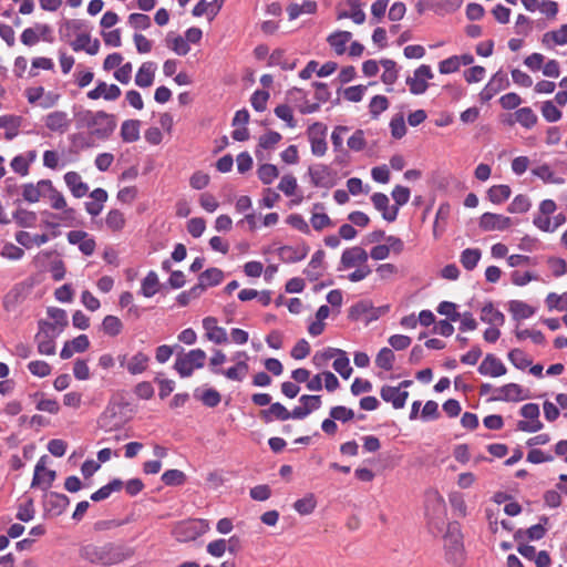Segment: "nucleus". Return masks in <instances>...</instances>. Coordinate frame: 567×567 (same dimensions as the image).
<instances>
[{
	"instance_id": "nucleus-1",
	"label": "nucleus",
	"mask_w": 567,
	"mask_h": 567,
	"mask_svg": "<svg viewBox=\"0 0 567 567\" xmlns=\"http://www.w3.org/2000/svg\"><path fill=\"white\" fill-rule=\"evenodd\" d=\"M75 126L85 130L91 140L106 141L116 128V118L105 111L82 110L75 114Z\"/></svg>"
},
{
	"instance_id": "nucleus-2",
	"label": "nucleus",
	"mask_w": 567,
	"mask_h": 567,
	"mask_svg": "<svg viewBox=\"0 0 567 567\" xmlns=\"http://www.w3.org/2000/svg\"><path fill=\"white\" fill-rule=\"evenodd\" d=\"M133 555L128 547L114 543L103 545L87 544L80 548V557L95 565H115Z\"/></svg>"
},
{
	"instance_id": "nucleus-3",
	"label": "nucleus",
	"mask_w": 567,
	"mask_h": 567,
	"mask_svg": "<svg viewBox=\"0 0 567 567\" xmlns=\"http://www.w3.org/2000/svg\"><path fill=\"white\" fill-rule=\"evenodd\" d=\"M445 560L452 567H462L465 561L463 535L456 523L449 524L444 535Z\"/></svg>"
},
{
	"instance_id": "nucleus-4",
	"label": "nucleus",
	"mask_w": 567,
	"mask_h": 567,
	"mask_svg": "<svg viewBox=\"0 0 567 567\" xmlns=\"http://www.w3.org/2000/svg\"><path fill=\"white\" fill-rule=\"evenodd\" d=\"M206 352L202 349H193L188 352H181L174 363V369L181 378L190 377L195 370L205 365Z\"/></svg>"
},
{
	"instance_id": "nucleus-5",
	"label": "nucleus",
	"mask_w": 567,
	"mask_h": 567,
	"mask_svg": "<svg viewBox=\"0 0 567 567\" xmlns=\"http://www.w3.org/2000/svg\"><path fill=\"white\" fill-rule=\"evenodd\" d=\"M210 529L209 522L204 518L188 519L177 523L173 535L181 543L195 540Z\"/></svg>"
},
{
	"instance_id": "nucleus-6",
	"label": "nucleus",
	"mask_w": 567,
	"mask_h": 567,
	"mask_svg": "<svg viewBox=\"0 0 567 567\" xmlns=\"http://www.w3.org/2000/svg\"><path fill=\"white\" fill-rule=\"evenodd\" d=\"M328 127L321 122H315L307 128V136L313 156L322 157L328 150Z\"/></svg>"
},
{
	"instance_id": "nucleus-7",
	"label": "nucleus",
	"mask_w": 567,
	"mask_h": 567,
	"mask_svg": "<svg viewBox=\"0 0 567 567\" xmlns=\"http://www.w3.org/2000/svg\"><path fill=\"white\" fill-rule=\"evenodd\" d=\"M59 334L55 326L48 321L39 322V332L35 334V342L40 354L52 355L55 353L54 339Z\"/></svg>"
},
{
	"instance_id": "nucleus-8",
	"label": "nucleus",
	"mask_w": 567,
	"mask_h": 567,
	"mask_svg": "<svg viewBox=\"0 0 567 567\" xmlns=\"http://www.w3.org/2000/svg\"><path fill=\"white\" fill-rule=\"evenodd\" d=\"M539 406L536 403H527L520 408V415L526 419L518 421L517 430L527 433H536L543 429L539 421Z\"/></svg>"
},
{
	"instance_id": "nucleus-9",
	"label": "nucleus",
	"mask_w": 567,
	"mask_h": 567,
	"mask_svg": "<svg viewBox=\"0 0 567 567\" xmlns=\"http://www.w3.org/2000/svg\"><path fill=\"white\" fill-rule=\"evenodd\" d=\"M150 361V355L143 351H138L131 357L127 354L117 355L120 367L125 369L132 375L144 373L148 369Z\"/></svg>"
},
{
	"instance_id": "nucleus-10",
	"label": "nucleus",
	"mask_w": 567,
	"mask_h": 567,
	"mask_svg": "<svg viewBox=\"0 0 567 567\" xmlns=\"http://www.w3.org/2000/svg\"><path fill=\"white\" fill-rule=\"evenodd\" d=\"M434 74L427 64H422L414 70L413 75L406 79L409 90L414 95L425 93L429 87L427 81L433 79Z\"/></svg>"
},
{
	"instance_id": "nucleus-11",
	"label": "nucleus",
	"mask_w": 567,
	"mask_h": 567,
	"mask_svg": "<svg viewBox=\"0 0 567 567\" xmlns=\"http://www.w3.org/2000/svg\"><path fill=\"white\" fill-rule=\"evenodd\" d=\"M369 254L360 246H353L342 251L338 270L357 268L368 265Z\"/></svg>"
},
{
	"instance_id": "nucleus-12",
	"label": "nucleus",
	"mask_w": 567,
	"mask_h": 567,
	"mask_svg": "<svg viewBox=\"0 0 567 567\" xmlns=\"http://www.w3.org/2000/svg\"><path fill=\"white\" fill-rule=\"evenodd\" d=\"M48 456L43 455L39 458L34 467V474L32 478L31 486L32 487H41L43 491H47L51 487L52 483L55 480V471L47 468Z\"/></svg>"
},
{
	"instance_id": "nucleus-13",
	"label": "nucleus",
	"mask_w": 567,
	"mask_h": 567,
	"mask_svg": "<svg viewBox=\"0 0 567 567\" xmlns=\"http://www.w3.org/2000/svg\"><path fill=\"white\" fill-rule=\"evenodd\" d=\"M478 225L484 231H504L511 228L514 221L511 217L502 214L484 213Z\"/></svg>"
},
{
	"instance_id": "nucleus-14",
	"label": "nucleus",
	"mask_w": 567,
	"mask_h": 567,
	"mask_svg": "<svg viewBox=\"0 0 567 567\" xmlns=\"http://www.w3.org/2000/svg\"><path fill=\"white\" fill-rule=\"evenodd\" d=\"M509 85V81L507 74L498 71L496 72L487 84L483 87L480 93V100L482 102H488L492 100L498 92L505 90Z\"/></svg>"
},
{
	"instance_id": "nucleus-15",
	"label": "nucleus",
	"mask_w": 567,
	"mask_h": 567,
	"mask_svg": "<svg viewBox=\"0 0 567 567\" xmlns=\"http://www.w3.org/2000/svg\"><path fill=\"white\" fill-rule=\"evenodd\" d=\"M202 322L207 340L215 344H225L228 342L226 329L217 324V319L215 317H206Z\"/></svg>"
},
{
	"instance_id": "nucleus-16",
	"label": "nucleus",
	"mask_w": 567,
	"mask_h": 567,
	"mask_svg": "<svg viewBox=\"0 0 567 567\" xmlns=\"http://www.w3.org/2000/svg\"><path fill=\"white\" fill-rule=\"evenodd\" d=\"M495 395L492 398L494 401H523L528 399V394L517 383H507L495 391Z\"/></svg>"
},
{
	"instance_id": "nucleus-17",
	"label": "nucleus",
	"mask_w": 567,
	"mask_h": 567,
	"mask_svg": "<svg viewBox=\"0 0 567 567\" xmlns=\"http://www.w3.org/2000/svg\"><path fill=\"white\" fill-rule=\"evenodd\" d=\"M122 94L121 89L116 84H107L103 81H99L96 86L87 92L90 100L104 99L106 101H115Z\"/></svg>"
},
{
	"instance_id": "nucleus-18",
	"label": "nucleus",
	"mask_w": 567,
	"mask_h": 567,
	"mask_svg": "<svg viewBox=\"0 0 567 567\" xmlns=\"http://www.w3.org/2000/svg\"><path fill=\"white\" fill-rule=\"evenodd\" d=\"M482 375L498 378L506 374L507 369L504 363L494 354H487L478 367Z\"/></svg>"
},
{
	"instance_id": "nucleus-19",
	"label": "nucleus",
	"mask_w": 567,
	"mask_h": 567,
	"mask_svg": "<svg viewBox=\"0 0 567 567\" xmlns=\"http://www.w3.org/2000/svg\"><path fill=\"white\" fill-rule=\"evenodd\" d=\"M51 187L50 179H41L37 184L28 183L22 186V197L28 203H37L45 196L47 188Z\"/></svg>"
},
{
	"instance_id": "nucleus-20",
	"label": "nucleus",
	"mask_w": 567,
	"mask_h": 567,
	"mask_svg": "<svg viewBox=\"0 0 567 567\" xmlns=\"http://www.w3.org/2000/svg\"><path fill=\"white\" fill-rule=\"evenodd\" d=\"M311 183L316 187L330 188L333 186V178L327 165L318 164L309 168Z\"/></svg>"
},
{
	"instance_id": "nucleus-21",
	"label": "nucleus",
	"mask_w": 567,
	"mask_h": 567,
	"mask_svg": "<svg viewBox=\"0 0 567 567\" xmlns=\"http://www.w3.org/2000/svg\"><path fill=\"white\" fill-rule=\"evenodd\" d=\"M380 395L385 402H390L394 409H402L409 398V392L400 390V386L383 385Z\"/></svg>"
},
{
	"instance_id": "nucleus-22",
	"label": "nucleus",
	"mask_w": 567,
	"mask_h": 567,
	"mask_svg": "<svg viewBox=\"0 0 567 567\" xmlns=\"http://www.w3.org/2000/svg\"><path fill=\"white\" fill-rule=\"evenodd\" d=\"M90 198L91 200L84 203L85 210L92 217H96L102 213L109 198L107 192L103 188H95L90 193Z\"/></svg>"
},
{
	"instance_id": "nucleus-23",
	"label": "nucleus",
	"mask_w": 567,
	"mask_h": 567,
	"mask_svg": "<svg viewBox=\"0 0 567 567\" xmlns=\"http://www.w3.org/2000/svg\"><path fill=\"white\" fill-rule=\"evenodd\" d=\"M44 125L51 132L64 133L70 125L68 113L64 111H53L45 115Z\"/></svg>"
},
{
	"instance_id": "nucleus-24",
	"label": "nucleus",
	"mask_w": 567,
	"mask_h": 567,
	"mask_svg": "<svg viewBox=\"0 0 567 567\" xmlns=\"http://www.w3.org/2000/svg\"><path fill=\"white\" fill-rule=\"evenodd\" d=\"M63 178L69 190L75 198H82L89 193V185L83 182L78 172H68L64 174Z\"/></svg>"
},
{
	"instance_id": "nucleus-25",
	"label": "nucleus",
	"mask_w": 567,
	"mask_h": 567,
	"mask_svg": "<svg viewBox=\"0 0 567 567\" xmlns=\"http://www.w3.org/2000/svg\"><path fill=\"white\" fill-rule=\"evenodd\" d=\"M371 200L375 209L382 213V217L388 221H394L398 216V207H389V197L383 193H374Z\"/></svg>"
},
{
	"instance_id": "nucleus-26",
	"label": "nucleus",
	"mask_w": 567,
	"mask_h": 567,
	"mask_svg": "<svg viewBox=\"0 0 567 567\" xmlns=\"http://www.w3.org/2000/svg\"><path fill=\"white\" fill-rule=\"evenodd\" d=\"M426 515L432 518H442L445 515V502L437 492H430L425 502Z\"/></svg>"
},
{
	"instance_id": "nucleus-27",
	"label": "nucleus",
	"mask_w": 567,
	"mask_h": 567,
	"mask_svg": "<svg viewBox=\"0 0 567 567\" xmlns=\"http://www.w3.org/2000/svg\"><path fill=\"white\" fill-rule=\"evenodd\" d=\"M260 417L265 423H270L275 420L287 421L290 419V411L286 409L281 403L276 402L270 406L260 412Z\"/></svg>"
},
{
	"instance_id": "nucleus-28",
	"label": "nucleus",
	"mask_w": 567,
	"mask_h": 567,
	"mask_svg": "<svg viewBox=\"0 0 567 567\" xmlns=\"http://www.w3.org/2000/svg\"><path fill=\"white\" fill-rule=\"evenodd\" d=\"M380 64L383 66L381 80L385 85H388L386 91L392 92V86L399 78V69L396 62L390 59H383L380 61Z\"/></svg>"
},
{
	"instance_id": "nucleus-29",
	"label": "nucleus",
	"mask_w": 567,
	"mask_h": 567,
	"mask_svg": "<svg viewBox=\"0 0 567 567\" xmlns=\"http://www.w3.org/2000/svg\"><path fill=\"white\" fill-rule=\"evenodd\" d=\"M542 43L551 49L555 45L567 44V24H561L557 30L548 31L543 34Z\"/></svg>"
},
{
	"instance_id": "nucleus-30",
	"label": "nucleus",
	"mask_w": 567,
	"mask_h": 567,
	"mask_svg": "<svg viewBox=\"0 0 567 567\" xmlns=\"http://www.w3.org/2000/svg\"><path fill=\"white\" fill-rule=\"evenodd\" d=\"M156 71V64L154 62H144L136 75H135V83L140 87H148L153 84L154 75Z\"/></svg>"
},
{
	"instance_id": "nucleus-31",
	"label": "nucleus",
	"mask_w": 567,
	"mask_h": 567,
	"mask_svg": "<svg viewBox=\"0 0 567 567\" xmlns=\"http://www.w3.org/2000/svg\"><path fill=\"white\" fill-rule=\"evenodd\" d=\"M44 504L48 511L60 515L69 505V498L64 494L51 492L45 495Z\"/></svg>"
},
{
	"instance_id": "nucleus-32",
	"label": "nucleus",
	"mask_w": 567,
	"mask_h": 567,
	"mask_svg": "<svg viewBox=\"0 0 567 567\" xmlns=\"http://www.w3.org/2000/svg\"><path fill=\"white\" fill-rule=\"evenodd\" d=\"M508 310L512 313L513 319L517 321L528 319L533 317L536 312V309L534 307L520 300L509 301Z\"/></svg>"
},
{
	"instance_id": "nucleus-33",
	"label": "nucleus",
	"mask_w": 567,
	"mask_h": 567,
	"mask_svg": "<svg viewBox=\"0 0 567 567\" xmlns=\"http://www.w3.org/2000/svg\"><path fill=\"white\" fill-rule=\"evenodd\" d=\"M23 118L18 115H2L0 116V128H6V140H12L18 135L19 127L22 124Z\"/></svg>"
},
{
	"instance_id": "nucleus-34",
	"label": "nucleus",
	"mask_w": 567,
	"mask_h": 567,
	"mask_svg": "<svg viewBox=\"0 0 567 567\" xmlns=\"http://www.w3.org/2000/svg\"><path fill=\"white\" fill-rule=\"evenodd\" d=\"M450 214L451 206L447 203H443L439 206L433 225V236L435 238H439L445 230Z\"/></svg>"
},
{
	"instance_id": "nucleus-35",
	"label": "nucleus",
	"mask_w": 567,
	"mask_h": 567,
	"mask_svg": "<svg viewBox=\"0 0 567 567\" xmlns=\"http://www.w3.org/2000/svg\"><path fill=\"white\" fill-rule=\"evenodd\" d=\"M324 259V252L322 250L316 251L311 260L309 261L307 268L305 269L306 276L311 280H318L322 275V265Z\"/></svg>"
},
{
	"instance_id": "nucleus-36",
	"label": "nucleus",
	"mask_w": 567,
	"mask_h": 567,
	"mask_svg": "<svg viewBox=\"0 0 567 567\" xmlns=\"http://www.w3.org/2000/svg\"><path fill=\"white\" fill-rule=\"evenodd\" d=\"M249 365L245 360H238L233 367L224 369L220 375L230 381L241 382L248 374Z\"/></svg>"
},
{
	"instance_id": "nucleus-37",
	"label": "nucleus",
	"mask_w": 567,
	"mask_h": 567,
	"mask_svg": "<svg viewBox=\"0 0 567 567\" xmlns=\"http://www.w3.org/2000/svg\"><path fill=\"white\" fill-rule=\"evenodd\" d=\"M141 122L138 120H126L121 125V137L125 143H133L140 138Z\"/></svg>"
},
{
	"instance_id": "nucleus-38",
	"label": "nucleus",
	"mask_w": 567,
	"mask_h": 567,
	"mask_svg": "<svg viewBox=\"0 0 567 567\" xmlns=\"http://www.w3.org/2000/svg\"><path fill=\"white\" fill-rule=\"evenodd\" d=\"M16 240L18 241V244L29 249L33 246L39 247L48 243L49 236L47 234L31 235L28 231L21 230L16 234Z\"/></svg>"
},
{
	"instance_id": "nucleus-39",
	"label": "nucleus",
	"mask_w": 567,
	"mask_h": 567,
	"mask_svg": "<svg viewBox=\"0 0 567 567\" xmlns=\"http://www.w3.org/2000/svg\"><path fill=\"white\" fill-rule=\"evenodd\" d=\"M352 33L349 31H336L328 37V43L338 55L346 52V45L351 40Z\"/></svg>"
},
{
	"instance_id": "nucleus-40",
	"label": "nucleus",
	"mask_w": 567,
	"mask_h": 567,
	"mask_svg": "<svg viewBox=\"0 0 567 567\" xmlns=\"http://www.w3.org/2000/svg\"><path fill=\"white\" fill-rule=\"evenodd\" d=\"M158 290H159L158 276L154 270H151L147 272L145 278L142 280L141 293L146 298H151L154 295H156L158 292Z\"/></svg>"
},
{
	"instance_id": "nucleus-41",
	"label": "nucleus",
	"mask_w": 567,
	"mask_h": 567,
	"mask_svg": "<svg viewBox=\"0 0 567 567\" xmlns=\"http://www.w3.org/2000/svg\"><path fill=\"white\" fill-rule=\"evenodd\" d=\"M481 320L488 324L498 327L504 324L505 317L499 310L495 309L492 303H488L482 309Z\"/></svg>"
},
{
	"instance_id": "nucleus-42",
	"label": "nucleus",
	"mask_w": 567,
	"mask_h": 567,
	"mask_svg": "<svg viewBox=\"0 0 567 567\" xmlns=\"http://www.w3.org/2000/svg\"><path fill=\"white\" fill-rule=\"evenodd\" d=\"M106 227L114 231H121L126 225V218L124 214L118 209H111L105 217Z\"/></svg>"
},
{
	"instance_id": "nucleus-43",
	"label": "nucleus",
	"mask_w": 567,
	"mask_h": 567,
	"mask_svg": "<svg viewBox=\"0 0 567 567\" xmlns=\"http://www.w3.org/2000/svg\"><path fill=\"white\" fill-rule=\"evenodd\" d=\"M123 487V482L120 478H114L109 484L102 486L91 495L93 502L106 499L113 492H118Z\"/></svg>"
},
{
	"instance_id": "nucleus-44",
	"label": "nucleus",
	"mask_w": 567,
	"mask_h": 567,
	"mask_svg": "<svg viewBox=\"0 0 567 567\" xmlns=\"http://www.w3.org/2000/svg\"><path fill=\"white\" fill-rule=\"evenodd\" d=\"M511 195H512L511 187L508 185H504V184L494 185L487 192L488 199L493 204H497V205L506 202L511 197Z\"/></svg>"
},
{
	"instance_id": "nucleus-45",
	"label": "nucleus",
	"mask_w": 567,
	"mask_h": 567,
	"mask_svg": "<svg viewBox=\"0 0 567 567\" xmlns=\"http://www.w3.org/2000/svg\"><path fill=\"white\" fill-rule=\"evenodd\" d=\"M481 257L482 252L478 248H466L462 251L460 261L466 270L471 271L477 266Z\"/></svg>"
},
{
	"instance_id": "nucleus-46",
	"label": "nucleus",
	"mask_w": 567,
	"mask_h": 567,
	"mask_svg": "<svg viewBox=\"0 0 567 567\" xmlns=\"http://www.w3.org/2000/svg\"><path fill=\"white\" fill-rule=\"evenodd\" d=\"M486 518L488 522L489 530L493 534L499 533L501 529L506 530L508 533L513 530L512 523L506 519H502L501 522H498L497 515L494 514L492 509H486Z\"/></svg>"
},
{
	"instance_id": "nucleus-47",
	"label": "nucleus",
	"mask_w": 567,
	"mask_h": 567,
	"mask_svg": "<svg viewBox=\"0 0 567 567\" xmlns=\"http://www.w3.org/2000/svg\"><path fill=\"white\" fill-rule=\"evenodd\" d=\"M532 174L545 183L563 184L564 178L556 177L551 168L547 164L539 165L532 169Z\"/></svg>"
},
{
	"instance_id": "nucleus-48",
	"label": "nucleus",
	"mask_w": 567,
	"mask_h": 567,
	"mask_svg": "<svg viewBox=\"0 0 567 567\" xmlns=\"http://www.w3.org/2000/svg\"><path fill=\"white\" fill-rule=\"evenodd\" d=\"M317 506L316 497L312 493L307 494L303 498L297 499L293 504V508L300 515L311 514Z\"/></svg>"
},
{
	"instance_id": "nucleus-49",
	"label": "nucleus",
	"mask_w": 567,
	"mask_h": 567,
	"mask_svg": "<svg viewBox=\"0 0 567 567\" xmlns=\"http://www.w3.org/2000/svg\"><path fill=\"white\" fill-rule=\"evenodd\" d=\"M102 329L107 336L116 337L122 332L123 323L117 317L109 315L102 321Z\"/></svg>"
},
{
	"instance_id": "nucleus-50",
	"label": "nucleus",
	"mask_w": 567,
	"mask_h": 567,
	"mask_svg": "<svg viewBox=\"0 0 567 567\" xmlns=\"http://www.w3.org/2000/svg\"><path fill=\"white\" fill-rule=\"evenodd\" d=\"M545 303L549 310L565 311L567 310V292L561 295L549 292L545 299Z\"/></svg>"
},
{
	"instance_id": "nucleus-51",
	"label": "nucleus",
	"mask_w": 567,
	"mask_h": 567,
	"mask_svg": "<svg viewBox=\"0 0 567 567\" xmlns=\"http://www.w3.org/2000/svg\"><path fill=\"white\" fill-rule=\"evenodd\" d=\"M257 175L262 184L270 185L279 176V171L272 164H262L258 167Z\"/></svg>"
},
{
	"instance_id": "nucleus-52",
	"label": "nucleus",
	"mask_w": 567,
	"mask_h": 567,
	"mask_svg": "<svg viewBox=\"0 0 567 567\" xmlns=\"http://www.w3.org/2000/svg\"><path fill=\"white\" fill-rule=\"evenodd\" d=\"M13 219L20 227L30 228L35 226L38 217L33 212H29L27 209H18L13 214Z\"/></svg>"
},
{
	"instance_id": "nucleus-53",
	"label": "nucleus",
	"mask_w": 567,
	"mask_h": 567,
	"mask_svg": "<svg viewBox=\"0 0 567 567\" xmlns=\"http://www.w3.org/2000/svg\"><path fill=\"white\" fill-rule=\"evenodd\" d=\"M545 535V528L540 524L530 526L528 529H518L515 532L514 537L516 540H520L525 537L532 540H538Z\"/></svg>"
},
{
	"instance_id": "nucleus-54",
	"label": "nucleus",
	"mask_w": 567,
	"mask_h": 567,
	"mask_svg": "<svg viewBox=\"0 0 567 567\" xmlns=\"http://www.w3.org/2000/svg\"><path fill=\"white\" fill-rule=\"evenodd\" d=\"M346 2L350 9L348 10L350 19L355 24L364 23L367 17L364 11L362 10L363 3L361 2V0H347Z\"/></svg>"
},
{
	"instance_id": "nucleus-55",
	"label": "nucleus",
	"mask_w": 567,
	"mask_h": 567,
	"mask_svg": "<svg viewBox=\"0 0 567 567\" xmlns=\"http://www.w3.org/2000/svg\"><path fill=\"white\" fill-rule=\"evenodd\" d=\"M516 121L524 127L530 128L537 122V116L530 107H522L515 112Z\"/></svg>"
},
{
	"instance_id": "nucleus-56",
	"label": "nucleus",
	"mask_w": 567,
	"mask_h": 567,
	"mask_svg": "<svg viewBox=\"0 0 567 567\" xmlns=\"http://www.w3.org/2000/svg\"><path fill=\"white\" fill-rule=\"evenodd\" d=\"M44 197L49 198L50 205L53 209L62 210L68 205L63 194L59 192L52 183L51 187L47 188Z\"/></svg>"
},
{
	"instance_id": "nucleus-57",
	"label": "nucleus",
	"mask_w": 567,
	"mask_h": 567,
	"mask_svg": "<svg viewBox=\"0 0 567 567\" xmlns=\"http://www.w3.org/2000/svg\"><path fill=\"white\" fill-rule=\"evenodd\" d=\"M394 359L395 357L391 349L382 348L377 354L375 364L385 371H390L393 368Z\"/></svg>"
},
{
	"instance_id": "nucleus-58",
	"label": "nucleus",
	"mask_w": 567,
	"mask_h": 567,
	"mask_svg": "<svg viewBox=\"0 0 567 567\" xmlns=\"http://www.w3.org/2000/svg\"><path fill=\"white\" fill-rule=\"evenodd\" d=\"M224 278V274L220 269L218 268H208L206 269L200 276H199V280L205 284V287L207 288L208 286H217L218 284L221 282Z\"/></svg>"
},
{
	"instance_id": "nucleus-59",
	"label": "nucleus",
	"mask_w": 567,
	"mask_h": 567,
	"mask_svg": "<svg viewBox=\"0 0 567 567\" xmlns=\"http://www.w3.org/2000/svg\"><path fill=\"white\" fill-rule=\"evenodd\" d=\"M186 475L179 470H167L162 475V482L167 486H178L185 483Z\"/></svg>"
},
{
	"instance_id": "nucleus-60",
	"label": "nucleus",
	"mask_w": 567,
	"mask_h": 567,
	"mask_svg": "<svg viewBox=\"0 0 567 567\" xmlns=\"http://www.w3.org/2000/svg\"><path fill=\"white\" fill-rule=\"evenodd\" d=\"M532 204L526 195H517L508 205L507 210L512 214H523L529 210Z\"/></svg>"
},
{
	"instance_id": "nucleus-61",
	"label": "nucleus",
	"mask_w": 567,
	"mask_h": 567,
	"mask_svg": "<svg viewBox=\"0 0 567 567\" xmlns=\"http://www.w3.org/2000/svg\"><path fill=\"white\" fill-rule=\"evenodd\" d=\"M227 361L226 354L220 349H215L209 359V370L215 375H220L223 372L221 365Z\"/></svg>"
},
{
	"instance_id": "nucleus-62",
	"label": "nucleus",
	"mask_w": 567,
	"mask_h": 567,
	"mask_svg": "<svg viewBox=\"0 0 567 567\" xmlns=\"http://www.w3.org/2000/svg\"><path fill=\"white\" fill-rule=\"evenodd\" d=\"M508 360L519 370L526 369L532 363V360L520 349L511 350L508 353Z\"/></svg>"
},
{
	"instance_id": "nucleus-63",
	"label": "nucleus",
	"mask_w": 567,
	"mask_h": 567,
	"mask_svg": "<svg viewBox=\"0 0 567 567\" xmlns=\"http://www.w3.org/2000/svg\"><path fill=\"white\" fill-rule=\"evenodd\" d=\"M332 367L343 379H349L353 371L350 365V360L347 355V352H344V354L341 357L336 358Z\"/></svg>"
},
{
	"instance_id": "nucleus-64",
	"label": "nucleus",
	"mask_w": 567,
	"mask_h": 567,
	"mask_svg": "<svg viewBox=\"0 0 567 567\" xmlns=\"http://www.w3.org/2000/svg\"><path fill=\"white\" fill-rule=\"evenodd\" d=\"M282 136L276 131H268L259 137L258 146L264 150H272L281 141Z\"/></svg>"
}]
</instances>
